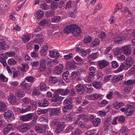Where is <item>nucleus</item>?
I'll return each mask as SVG.
<instances>
[{"label": "nucleus", "mask_w": 135, "mask_h": 135, "mask_svg": "<svg viewBox=\"0 0 135 135\" xmlns=\"http://www.w3.org/2000/svg\"><path fill=\"white\" fill-rule=\"evenodd\" d=\"M64 31L65 33L68 34L71 32L73 36H77L81 33V29L77 25L72 24L70 26H66Z\"/></svg>", "instance_id": "obj_1"}, {"label": "nucleus", "mask_w": 135, "mask_h": 135, "mask_svg": "<svg viewBox=\"0 0 135 135\" xmlns=\"http://www.w3.org/2000/svg\"><path fill=\"white\" fill-rule=\"evenodd\" d=\"M135 109V103H133L132 105L128 104L126 108H122L120 110L122 112H124V113L128 116L131 115L134 111Z\"/></svg>", "instance_id": "obj_2"}, {"label": "nucleus", "mask_w": 135, "mask_h": 135, "mask_svg": "<svg viewBox=\"0 0 135 135\" xmlns=\"http://www.w3.org/2000/svg\"><path fill=\"white\" fill-rule=\"evenodd\" d=\"M4 116L6 120L9 122L13 120L15 118L13 112L10 110L6 112L4 114Z\"/></svg>", "instance_id": "obj_3"}, {"label": "nucleus", "mask_w": 135, "mask_h": 135, "mask_svg": "<svg viewBox=\"0 0 135 135\" xmlns=\"http://www.w3.org/2000/svg\"><path fill=\"white\" fill-rule=\"evenodd\" d=\"M49 110V115L51 116H58L61 113V109L60 108H50Z\"/></svg>", "instance_id": "obj_4"}, {"label": "nucleus", "mask_w": 135, "mask_h": 135, "mask_svg": "<svg viewBox=\"0 0 135 135\" xmlns=\"http://www.w3.org/2000/svg\"><path fill=\"white\" fill-rule=\"evenodd\" d=\"M124 36H115L113 37L112 40L116 44H119L122 43V41L125 39Z\"/></svg>", "instance_id": "obj_5"}, {"label": "nucleus", "mask_w": 135, "mask_h": 135, "mask_svg": "<svg viewBox=\"0 0 135 135\" xmlns=\"http://www.w3.org/2000/svg\"><path fill=\"white\" fill-rule=\"evenodd\" d=\"M65 127V123L63 122H59L58 124L56 126V128L55 129V132L57 133H60L64 129Z\"/></svg>", "instance_id": "obj_6"}, {"label": "nucleus", "mask_w": 135, "mask_h": 135, "mask_svg": "<svg viewBox=\"0 0 135 135\" xmlns=\"http://www.w3.org/2000/svg\"><path fill=\"white\" fill-rule=\"evenodd\" d=\"M122 48L123 50V53L126 55H128L131 54V50L130 45H126L122 46Z\"/></svg>", "instance_id": "obj_7"}, {"label": "nucleus", "mask_w": 135, "mask_h": 135, "mask_svg": "<svg viewBox=\"0 0 135 135\" xmlns=\"http://www.w3.org/2000/svg\"><path fill=\"white\" fill-rule=\"evenodd\" d=\"M79 65V63L75 62L68 61L66 64V65L67 67L69 68L70 70H74L76 68V65Z\"/></svg>", "instance_id": "obj_8"}, {"label": "nucleus", "mask_w": 135, "mask_h": 135, "mask_svg": "<svg viewBox=\"0 0 135 135\" xmlns=\"http://www.w3.org/2000/svg\"><path fill=\"white\" fill-rule=\"evenodd\" d=\"M33 116V113H29L25 115L21 116L20 117V119L22 121L27 122L31 119Z\"/></svg>", "instance_id": "obj_9"}, {"label": "nucleus", "mask_w": 135, "mask_h": 135, "mask_svg": "<svg viewBox=\"0 0 135 135\" xmlns=\"http://www.w3.org/2000/svg\"><path fill=\"white\" fill-rule=\"evenodd\" d=\"M63 65L61 64L59 66H57L53 71L54 73L55 74H60L62 72L63 69Z\"/></svg>", "instance_id": "obj_10"}, {"label": "nucleus", "mask_w": 135, "mask_h": 135, "mask_svg": "<svg viewBox=\"0 0 135 135\" xmlns=\"http://www.w3.org/2000/svg\"><path fill=\"white\" fill-rule=\"evenodd\" d=\"M18 129L20 132H24L27 129H30L29 125L27 123L21 124L18 127Z\"/></svg>", "instance_id": "obj_11"}, {"label": "nucleus", "mask_w": 135, "mask_h": 135, "mask_svg": "<svg viewBox=\"0 0 135 135\" xmlns=\"http://www.w3.org/2000/svg\"><path fill=\"white\" fill-rule=\"evenodd\" d=\"M98 63L99 68L101 69L108 66L109 64L108 61L104 60L98 61Z\"/></svg>", "instance_id": "obj_12"}, {"label": "nucleus", "mask_w": 135, "mask_h": 135, "mask_svg": "<svg viewBox=\"0 0 135 135\" xmlns=\"http://www.w3.org/2000/svg\"><path fill=\"white\" fill-rule=\"evenodd\" d=\"M47 127V125H42L40 127H35V130L38 133H42L44 132Z\"/></svg>", "instance_id": "obj_13"}, {"label": "nucleus", "mask_w": 135, "mask_h": 135, "mask_svg": "<svg viewBox=\"0 0 135 135\" xmlns=\"http://www.w3.org/2000/svg\"><path fill=\"white\" fill-rule=\"evenodd\" d=\"M125 62L126 65L129 68L133 65L134 62V60L131 57H129L126 58Z\"/></svg>", "instance_id": "obj_14"}, {"label": "nucleus", "mask_w": 135, "mask_h": 135, "mask_svg": "<svg viewBox=\"0 0 135 135\" xmlns=\"http://www.w3.org/2000/svg\"><path fill=\"white\" fill-rule=\"evenodd\" d=\"M57 92L60 94L62 95H68L70 92V89L68 88L66 89H58Z\"/></svg>", "instance_id": "obj_15"}, {"label": "nucleus", "mask_w": 135, "mask_h": 135, "mask_svg": "<svg viewBox=\"0 0 135 135\" xmlns=\"http://www.w3.org/2000/svg\"><path fill=\"white\" fill-rule=\"evenodd\" d=\"M46 61L45 60H42L40 62V65L39 68V71L42 72L46 69L45 65Z\"/></svg>", "instance_id": "obj_16"}, {"label": "nucleus", "mask_w": 135, "mask_h": 135, "mask_svg": "<svg viewBox=\"0 0 135 135\" xmlns=\"http://www.w3.org/2000/svg\"><path fill=\"white\" fill-rule=\"evenodd\" d=\"M125 105L124 103L122 102H116L113 105L114 108L116 109H118L121 107Z\"/></svg>", "instance_id": "obj_17"}, {"label": "nucleus", "mask_w": 135, "mask_h": 135, "mask_svg": "<svg viewBox=\"0 0 135 135\" xmlns=\"http://www.w3.org/2000/svg\"><path fill=\"white\" fill-rule=\"evenodd\" d=\"M112 119L110 118H107L104 123L103 127L105 128H108L110 126Z\"/></svg>", "instance_id": "obj_18"}, {"label": "nucleus", "mask_w": 135, "mask_h": 135, "mask_svg": "<svg viewBox=\"0 0 135 135\" xmlns=\"http://www.w3.org/2000/svg\"><path fill=\"white\" fill-rule=\"evenodd\" d=\"M123 75H118L117 76H115L113 77L112 81L114 83L117 82L122 80L123 78Z\"/></svg>", "instance_id": "obj_19"}, {"label": "nucleus", "mask_w": 135, "mask_h": 135, "mask_svg": "<svg viewBox=\"0 0 135 135\" xmlns=\"http://www.w3.org/2000/svg\"><path fill=\"white\" fill-rule=\"evenodd\" d=\"M40 51V54L42 56H44L46 54L48 47L47 45H45L43 46Z\"/></svg>", "instance_id": "obj_20"}, {"label": "nucleus", "mask_w": 135, "mask_h": 135, "mask_svg": "<svg viewBox=\"0 0 135 135\" xmlns=\"http://www.w3.org/2000/svg\"><path fill=\"white\" fill-rule=\"evenodd\" d=\"M127 6L130 8L135 7V0H127Z\"/></svg>", "instance_id": "obj_21"}, {"label": "nucleus", "mask_w": 135, "mask_h": 135, "mask_svg": "<svg viewBox=\"0 0 135 135\" xmlns=\"http://www.w3.org/2000/svg\"><path fill=\"white\" fill-rule=\"evenodd\" d=\"M50 56V57L57 59L59 57L60 54L57 51L55 52L53 50L49 51Z\"/></svg>", "instance_id": "obj_22"}, {"label": "nucleus", "mask_w": 135, "mask_h": 135, "mask_svg": "<svg viewBox=\"0 0 135 135\" xmlns=\"http://www.w3.org/2000/svg\"><path fill=\"white\" fill-rule=\"evenodd\" d=\"M76 88L77 92L79 94H80L82 93L84 90V87L83 85L81 84L76 85Z\"/></svg>", "instance_id": "obj_23"}, {"label": "nucleus", "mask_w": 135, "mask_h": 135, "mask_svg": "<svg viewBox=\"0 0 135 135\" xmlns=\"http://www.w3.org/2000/svg\"><path fill=\"white\" fill-rule=\"evenodd\" d=\"M20 87L23 90H25L29 88L28 84L26 83L25 81L22 82L20 84Z\"/></svg>", "instance_id": "obj_24"}, {"label": "nucleus", "mask_w": 135, "mask_h": 135, "mask_svg": "<svg viewBox=\"0 0 135 135\" xmlns=\"http://www.w3.org/2000/svg\"><path fill=\"white\" fill-rule=\"evenodd\" d=\"M93 86L97 89H100L102 87V84L100 82H95L93 83Z\"/></svg>", "instance_id": "obj_25"}, {"label": "nucleus", "mask_w": 135, "mask_h": 135, "mask_svg": "<svg viewBox=\"0 0 135 135\" xmlns=\"http://www.w3.org/2000/svg\"><path fill=\"white\" fill-rule=\"evenodd\" d=\"M98 52L92 54L89 56L88 59L90 61L96 59L98 57Z\"/></svg>", "instance_id": "obj_26"}, {"label": "nucleus", "mask_w": 135, "mask_h": 135, "mask_svg": "<svg viewBox=\"0 0 135 135\" xmlns=\"http://www.w3.org/2000/svg\"><path fill=\"white\" fill-rule=\"evenodd\" d=\"M44 13L42 11L38 10L36 13L35 16L37 19L42 18L43 16Z\"/></svg>", "instance_id": "obj_27"}, {"label": "nucleus", "mask_w": 135, "mask_h": 135, "mask_svg": "<svg viewBox=\"0 0 135 135\" xmlns=\"http://www.w3.org/2000/svg\"><path fill=\"white\" fill-rule=\"evenodd\" d=\"M74 114V113H70L68 114L66 117V118H65V119L67 121H72L74 119L73 117Z\"/></svg>", "instance_id": "obj_28"}, {"label": "nucleus", "mask_w": 135, "mask_h": 135, "mask_svg": "<svg viewBox=\"0 0 135 135\" xmlns=\"http://www.w3.org/2000/svg\"><path fill=\"white\" fill-rule=\"evenodd\" d=\"M100 42V41L98 39L95 38L91 44V46L93 48L95 46L99 45Z\"/></svg>", "instance_id": "obj_29"}, {"label": "nucleus", "mask_w": 135, "mask_h": 135, "mask_svg": "<svg viewBox=\"0 0 135 135\" xmlns=\"http://www.w3.org/2000/svg\"><path fill=\"white\" fill-rule=\"evenodd\" d=\"M43 36L42 34H39L36 36V38L34 41L36 42H42Z\"/></svg>", "instance_id": "obj_30"}, {"label": "nucleus", "mask_w": 135, "mask_h": 135, "mask_svg": "<svg viewBox=\"0 0 135 135\" xmlns=\"http://www.w3.org/2000/svg\"><path fill=\"white\" fill-rule=\"evenodd\" d=\"M15 95L18 98H21L25 95V93L22 91L18 90L16 92Z\"/></svg>", "instance_id": "obj_31"}, {"label": "nucleus", "mask_w": 135, "mask_h": 135, "mask_svg": "<svg viewBox=\"0 0 135 135\" xmlns=\"http://www.w3.org/2000/svg\"><path fill=\"white\" fill-rule=\"evenodd\" d=\"M73 107V105L71 104H69L64 106L62 109L63 111L64 112H66L68 110H70L72 109Z\"/></svg>", "instance_id": "obj_32"}, {"label": "nucleus", "mask_w": 135, "mask_h": 135, "mask_svg": "<svg viewBox=\"0 0 135 135\" xmlns=\"http://www.w3.org/2000/svg\"><path fill=\"white\" fill-rule=\"evenodd\" d=\"M76 51L78 52V53H81L82 56L84 57L86 56L87 54V52L86 51H84L83 49H81L80 48L77 47L76 49Z\"/></svg>", "instance_id": "obj_33"}, {"label": "nucleus", "mask_w": 135, "mask_h": 135, "mask_svg": "<svg viewBox=\"0 0 135 135\" xmlns=\"http://www.w3.org/2000/svg\"><path fill=\"white\" fill-rule=\"evenodd\" d=\"M7 63L9 65H14L17 64V62L14 59L10 58L8 60Z\"/></svg>", "instance_id": "obj_34"}, {"label": "nucleus", "mask_w": 135, "mask_h": 135, "mask_svg": "<svg viewBox=\"0 0 135 135\" xmlns=\"http://www.w3.org/2000/svg\"><path fill=\"white\" fill-rule=\"evenodd\" d=\"M40 89L42 91H45L49 88L46 86V84L44 82L41 83L40 84Z\"/></svg>", "instance_id": "obj_35"}, {"label": "nucleus", "mask_w": 135, "mask_h": 135, "mask_svg": "<svg viewBox=\"0 0 135 135\" xmlns=\"http://www.w3.org/2000/svg\"><path fill=\"white\" fill-rule=\"evenodd\" d=\"M49 81L54 84L57 83L59 80L58 78L52 76L49 78Z\"/></svg>", "instance_id": "obj_36"}, {"label": "nucleus", "mask_w": 135, "mask_h": 135, "mask_svg": "<svg viewBox=\"0 0 135 135\" xmlns=\"http://www.w3.org/2000/svg\"><path fill=\"white\" fill-rule=\"evenodd\" d=\"M100 119L99 118H95L93 122L94 126L95 127L98 126L100 123Z\"/></svg>", "instance_id": "obj_37"}, {"label": "nucleus", "mask_w": 135, "mask_h": 135, "mask_svg": "<svg viewBox=\"0 0 135 135\" xmlns=\"http://www.w3.org/2000/svg\"><path fill=\"white\" fill-rule=\"evenodd\" d=\"M6 109V105L5 103L2 101H0V111H4Z\"/></svg>", "instance_id": "obj_38"}, {"label": "nucleus", "mask_w": 135, "mask_h": 135, "mask_svg": "<svg viewBox=\"0 0 135 135\" xmlns=\"http://www.w3.org/2000/svg\"><path fill=\"white\" fill-rule=\"evenodd\" d=\"M101 97L100 94H93L90 96V98L92 100L97 99Z\"/></svg>", "instance_id": "obj_39"}, {"label": "nucleus", "mask_w": 135, "mask_h": 135, "mask_svg": "<svg viewBox=\"0 0 135 135\" xmlns=\"http://www.w3.org/2000/svg\"><path fill=\"white\" fill-rule=\"evenodd\" d=\"M124 83L125 84L128 85H132L135 83V80H129L127 81H125Z\"/></svg>", "instance_id": "obj_40"}, {"label": "nucleus", "mask_w": 135, "mask_h": 135, "mask_svg": "<svg viewBox=\"0 0 135 135\" xmlns=\"http://www.w3.org/2000/svg\"><path fill=\"white\" fill-rule=\"evenodd\" d=\"M108 102L105 100H102L98 104V105L100 107H103L108 103Z\"/></svg>", "instance_id": "obj_41"}, {"label": "nucleus", "mask_w": 135, "mask_h": 135, "mask_svg": "<svg viewBox=\"0 0 135 135\" xmlns=\"http://www.w3.org/2000/svg\"><path fill=\"white\" fill-rule=\"evenodd\" d=\"M49 23L48 21L47 20H43L41 21L39 23L40 26L44 27L45 25Z\"/></svg>", "instance_id": "obj_42"}, {"label": "nucleus", "mask_w": 135, "mask_h": 135, "mask_svg": "<svg viewBox=\"0 0 135 135\" xmlns=\"http://www.w3.org/2000/svg\"><path fill=\"white\" fill-rule=\"evenodd\" d=\"M16 98L15 96L13 95H10L9 98V102L12 104L13 103L16 101Z\"/></svg>", "instance_id": "obj_43"}, {"label": "nucleus", "mask_w": 135, "mask_h": 135, "mask_svg": "<svg viewBox=\"0 0 135 135\" xmlns=\"http://www.w3.org/2000/svg\"><path fill=\"white\" fill-rule=\"evenodd\" d=\"M61 20V18L59 16H55L52 19V21L54 23L57 22Z\"/></svg>", "instance_id": "obj_44"}, {"label": "nucleus", "mask_w": 135, "mask_h": 135, "mask_svg": "<svg viewBox=\"0 0 135 135\" xmlns=\"http://www.w3.org/2000/svg\"><path fill=\"white\" fill-rule=\"evenodd\" d=\"M22 39L24 42L26 43L30 40V38L28 35L24 34L23 36Z\"/></svg>", "instance_id": "obj_45"}, {"label": "nucleus", "mask_w": 135, "mask_h": 135, "mask_svg": "<svg viewBox=\"0 0 135 135\" xmlns=\"http://www.w3.org/2000/svg\"><path fill=\"white\" fill-rule=\"evenodd\" d=\"M120 135H128L127 130L126 129L125 127H123L120 131Z\"/></svg>", "instance_id": "obj_46"}, {"label": "nucleus", "mask_w": 135, "mask_h": 135, "mask_svg": "<svg viewBox=\"0 0 135 135\" xmlns=\"http://www.w3.org/2000/svg\"><path fill=\"white\" fill-rule=\"evenodd\" d=\"M113 90L112 89L106 95V98L109 99H111L113 97Z\"/></svg>", "instance_id": "obj_47"}, {"label": "nucleus", "mask_w": 135, "mask_h": 135, "mask_svg": "<svg viewBox=\"0 0 135 135\" xmlns=\"http://www.w3.org/2000/svg\"><path fill=\"white\" fill-rule=\"evenodd\" d=\"M37 112L38 114L40 115L45 114L47 112V110L46 109H39L38 110Z\"/></svg>", "instance_id": "obj_48"}, {"label": "nucleus", "mask_w": 135, "mask_h": 135, "mask_svg": "<svg viewBox=\"0 0 135 135\" xmlns=\"http://www.w3.org/2000/svg\"><path fill=\"white\" fill-rule=\"evenodd\" d=\"M22 67H19L18 68V70L19 71H21L22 72H24L25 71V68L26 66L25 64L24 63H22Z\"/></svg>", "instance_id": "obj_49"}, {"label": "nucleus", "mask_w": 135, "mask_h": 135, "mask_svg": "<svg viewBox=\"0 0 135 135\" xmlns=\"http://www.w3.org/2000/svg\"><path fill=\"white\" fill-rule=\"evenodd\" d=\"M92 38L89 35H86L84 40V42L87 43L90 42Z\"/></svg>", "instance_id": "obj_50"}, {"label": "nucleus", "mask_w": 135, "mask_h": 135, "mask_svg": "<svg viewBox=\"0 0 135 135\" xmlns=\"http://www.w3.org/2000/svg\"><path fill=\"white\" fill-rule=\"evenodd\" d=\"M89 74L94 75L96 70V68L94 67L91 66L89 68Z\"/></svg>", "instance_id": "obj_51"}, {"label": "nucleus", "mask_w": 135, "mask_h": 135, "mask_svg": "<svg viewBox=\"0 0 135 135\" xmlns=\"http://www.w3.org/2000/svg\"><path fill=\"white\" fill-rule=\"evenodd\" d=\"M59 100V96L58 94H55L54 95V97L52 99V102H55Z\"/></svg>", "instance_id": "obj_52"}, {"label": "nucleus", "mask_w": 135, "mask_h": 135, "mask_svg": "<svg viewBox=\"0 0 135 135\" xmlns=\"http://www.w3.org/2000/svg\"><path fill=\"white\" fill-rule=\"evenodd\" d=\"M57 4L56 2H53L51 4V11L56 10L57 7Z\"/></svg>", "instance_id": "obj_53"}, {"label": "nucleus", "mask_w": 135, "mask_h": 135, "mask_svg": "<svg viewBox=\"0 0 135 135\" xmlns=\"http://www.w3.org/2000/svg\"><path fill=\"white\" fill-rule=\"evenodd\" d=\"M74 129L73 127L69 126L66 128L64 132L66 133H68L71 132Z\"/></svg>", "instance_id": "obj_54"}, {"label": "nucleus", "mask_w": 135, "mask_h": 135, "mask_svg": "<svg viewBox=\"0 0 135 135\" xmlns=\"http://www.w3.org/2000/svg\"><path fill=\"white\" fill-rule=\"evenodd\" d=\"M34 79V78L32 76H27L25 78V79L27 81L31 83L33 82Z\"/></svg>", "instance_id": "obj_55"}, {"label": "nucleus", "mask_w": 135, "mask_h": 135, "mask_svg": "<svg viewBox=\"0 0 135 135\" xmlns=\"http://www.w3.org/2000/svg\"><path fill=\"white\" fill-rule=\"evenodd\" d=\"M31 107L29 106L25 109L22 108L20 110V112L22 113H25L31 110Z\"/></svg>", "instance_id": "obj_56"}, {"label": "nucleus", "mask_w": 135, "mask_h": 135, "mask_svg": "<svg viewBox=\"0 0 135 135\" xmlns=\"http://www.w3.org/2000/svg\"><path fill=\"white\" fill-rule=\"evenodd\" d=\"M106 112L102 111H99L97 113V114L101 117H102L106 115Z\"/></svg>", "instance_id": "obj_57"}, {"label": "nucleus", "mask_w": 135, "mask_h": 135, "mask_svg": "<svg viewBox=\"0 0 135 135\" xmlns=\"http://www.w3.org/2000/svg\"><path fill=\"white\" fill-rule=\"evenodd\" d=\"M42 107H45L47 106L49 104V102L47 99H44L42 101Z\"/></svg>", "instance_id": "obj_58"}, {"label": "nucleus", "mask_w": 135, "mask_h": 135, "mask_svg": "<svg viewBox=\"0 0 135 135\" xmlns=\"http://www.w3.org/2000/svg\"><path fill=\"white\" fill-rule=\"evenodd\" d=\"M78 117L79 119H82L85 121L88 120V116L85 115L80 114L79 115Z\"/></svg>", "instance_id": "obj_59"}, {"label": "nucleus", "mask_w": 135, "mask_h": 135, "mask_svg": "<svg viewBox=\"0 0 135 135\" xmlns=\"http://www.w3.org/2000/svg\"><path fill=\"white\" fill-rule=\"evenodd\" d=\"M122 50L119 48H116L114 51V53L116 55H117L121 53Z\"/></svg>", "instance_id": "obj_60"}, {"label": "nucleus", "mask_w": 135, "mask_h": 135, "mask_svg": "<svg viewBox=\"0 0 135 135\" xmlns=\"http://www.w3.org/2000/svg\"><path fill=\"white\" fill-rule=\"evenodd\" d=\"M30 104L32 106V107L34 109H35L37 108V103L35 101L31 100L30 102Z\"/></svg>", "instance_id": "obj_61"}, {"label": "nucleus", "mask_w": 135, "mask_h": 135, "mask_svg": "<svg viewBox=\"0 0 135 135\" xmlns=\"http://www.w3.org/2000/svg\"><path fill=\"white\" fill-rule=\"evenodd\" d=\"M81 132V131L79 129H77L74 132H72L71 135H79Z\"/></svg>", "instance_id": "obj_62"}, {"label": "nucleus", "mask_w": 135, "mask_h": 135, "mask_svg": "<svg viewBox=\"0 0 135 135\" xmlns=\"http://www.w3.org/2000/svg\"><path fill=\"white\" fill-rule=\"evenodd\" d=\"M31 100L29 98L25 97L22 99L23 102L25 104H28Z\"/></svg>", "instance_id": "obj_63"}, {"label": "nucleus", "mask_w": 135, "mask_h": 135, "mask_svg": "<svg viewBox=\"0 0 135 135\" xmlns=\"http://www.w3.org/2000/svg\"><path fill=\"white\" fill-rule=\"evenodd\" d=\"M0 80L4 82H7L8 81V79L3 74H0Z\"/></svg>", "instance_id": "obj_64"}]
</instances>
